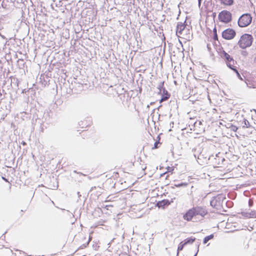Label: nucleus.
Wrapping results in <instances>:
<instances>
[{"mask_svg":"<svg viewBox=\"0 0 256 256\" xmlns=\"http://www.w3.org/2000/svg\"><path fill=\"white\" fill-rule=\"evenodd\" d=\"M160 94L162 95L161 99L160 100V102L167 100L170 98V94L168 93L166 89H163V90Z\"/></svg>","mask_w":256,"mask_h":256,"instance_id":"nucleus-12","label":"nucleus"},{"mask_svg":"<svg viewBox=\"0 0 256 256\" xmlns=\"http://www.w3.org/2000/svg\"><path fill=\"white\" fill-rule=\"evenodd\" d=\"M202 0H198V6L199 8H200V6H201V2H202Z\"/></svg>","mask_w":256,"mask_h":256,"instance_id":"nucleus-26","label":"nucleus"},{"mask_svg":"<svg viewBox=\"0 0 256 256\" xmlns=\"http://www.w3.org/2000/svg\"><path fill=\"white\" fill-rule=\"evenodd\" d=\"M170 202L168 200H163L160 201H158L156 204V206L158 208H164L166 206H169Z\"/></svg>","mask_w":256,"mask_h":256,"instance_id":"nucleus-11","label":"nucleus"},{"mask_svg":"<svg viewBox=\"0 0 256 256\" xmlns=\"http://www.w3.org/2000/svg\"><path fill=\"white\" fill-rule=\"evenodd\" d=\"M200 242H197V244H196V246H197V250H199V247H200Z\"/></svg>","mask_w":256,"mask_h":256,"instance_id":"nucleus-27","label":"nucleus"},{"mask_svg":"<svg viewBox=\"0 0 256 256\" xmlns=\"http://www.w3.org/2000/svg\"><path fill=\"white\" fill-rule=\"evenodd\" d=\"M94 188H96V186H94V187H92L90 192H92V190L94 189Z\"/></svg>","mask_w":256,"mask_h":256,"instance_id":"nucleus-28","label":"nucleus"},{"mask_svg":"<svg viewBox=\"0 0 256 256\" xmlns=\"http://www.w3.org/2000/svg\"><path fill=\"white\" fill-rule=\"evenodd\" d=\"M2 179L6 181H7L6 179L4 177H2Z\"/></svg>","mask_w":256,"mask_h":256,"instance_id":"nucleus-33","label":"nucleus"},{"mask_svg":"<svg viewBox=\"0 0 256 256\" xmlns=\"http://www.w3.org/2000/svg\"><path fill=\"white\" fill-rule=\"evenodd\" d=\"M218 154H216L215 156H211L208 158V160L214 168L220 167V166L225 160L224 158L220 156Z\"/></svg>","mask_w":256,"mask_h":256,"instance_id":"nucleus-6","label":"nucleus"},{"mask_svg":"<svg viewBox=\"0 0 256 256\" xmlns=\"http://www.w3.org/2000/svg\"><path fill=\"white\" fill-rule=\"evenodd\" d=\"M78 194L80 195V192H78Z\"/></svg>","mask_w":256,"mask_h":256,"instance_id":"nucleus-37","label":"nucleus"},{"mask_svg":"<svg viewBox=\"0 0 256 256\" xmlns=\"http://www.w3.org/2000/svg\"><path fill=\"white\" fill-rule=\"evenodd\" d=\"M184 246L185 245L182 242L179 244L177 249L176 256H178L180 252L183 250Z\"/></svg>","mask_w":256,"mask_h":256,"instance_id":"nucleus-16","label":"nucleus"},{"mask_svg":"<svg viewBox=\"0 0 256 256\" xmlns=\"http://www.w3.org/2000/svg\"><path fill=\"white\" fill-rule=\"evenodd\" d=\"M79 174H82V175H83V176H85V174H82V173H80V172Z\"/></svg>","mask_w":256,"mask_h":256,"instance_id":"nucleus-35","label":"nucleus"},{"mask_svg":"<svg viewBox=\"0 0 256 256\" xmlns=\"http://www.w3.org/2000/svg\"><path fill=\"white\" fill-rule=\"evenodd\" d=\"M254 110L256 112V110Z\"/></svg>","mask_w":256,"mask_h":256,"instance_id":"nucleus-38","label":"nucleus"},{"mask_svg":"<svg viewBox=\"0 0 256 256\" xmlns=\"http://www.w3.org/2000/svg\"><path fill=\"white\" fill-rule=\"evenodd\" d=\"M221 4L226 5L230 6L234 4V0H220Z\"/></svg>","mask_w":256,"mask_h":256,"instance_id":"nucleus-15","label":"nucleus"},{"mask_svg":"<svg viewBox=\"0 0 256 256\" xmlns=\"http://www.w3.org/2000/svg\"><path fill=\"white\" fill-rule=\"evenodd\" d=\"M198 252V250H197V251H196V253L195 254L194 256H196Z\"/></svg>","mask_w":256,"mask_h":256,"instance_id":"nucleus-30","label":"nucleus"},{"mask_svg":"<svg viewBox=\"0 0 256 256\" xmlns=\"http://www.w3.org/2000/svg\"><path fill=\"white\" fill-rule=\"evenodd\" d=\"M196 238L194 237H190L185 239L184 240L182 241L185 246L187 244H192L196 240Z\"/></svg>","mask_w":256,"mask_h":256,"instance_id":"nucleus-14","label":"nucleus"},{"mask_svg":"<svg viewBox=\"0 0 256 256\" xmlns=\"http://www.w3.org/2000/svg\"><path fill=\"white\" fill-rule=\"evenodd\" d=\"M231 129L234 131V132H236V130H238V128L237 126H234V125H232L231 126Z\"/></svg>","mask_w":256,"mask_h":256,"instance_id":"nucleus-24","label":"nucleus"},{"mask_svg":"<svg viewBox=\"0 0 256 256\" xmlns=\"http://www.w3.org/2000/svg\"><path fill=\"white\" fill-rule=\"evenodd\" d=\"M214 237V236L213 234H211L209 236H206L203 240V243L204 244H206L210 240L212 239Z\"/></svg>","mask_w":256,"mask_h":256,"instance_id":"nucleus-17","label":"nucleus"},{"mask_svg":"<svg viewBox=\"0 0 256 256\" xmlns=\"http://www.w3.org/2000/svg\"><path fill=\"white\" fill-rule=\"evenodd\" d=\"M173 169L172 168H168V172H170L171 170H172Z\"/></svg>","mask_w":256,"mask_h":256,"instance_id":"nucleus-29","label":"nucleus"},{"mask_svg":"<svg viewBox=\"0 0 256 256\" xmlns=\"http://www.w3.org/2000/svg\"><path fill=\"white\" fill-rule=\"evenodd\" d=\"M214 37H213V38L214 40H218V34H216V28H214Z\"/></svg>","mask_w":256,"mask_h":256,"instance_id":"nucleus-20","label":"nucleus"},{"mask_svg":"<svg viewBox=\"0 0 256 256\" xmlns=\"http://www.w3.org/2000/svg\"><path fill=\"white\" fill-rule=\"evenodd\" d=\"M194 156L195 157V158H196V154H194Z\"/></svg>","mask_w":256,"mask_h":256,"instance_id":"nucleus-34","label":"nucleus"},{"mask_svg":"<svg viewBox=\"0 0 256 256\" xmlns=\"http://www.w3.org/2000/svg\"><path fill=\"white\" fill-rule=\"evenodd\" d=\"M164 82H161L158 85L157 88L159 90L158 94H161L163 90V89H166L164 88Z\"/></svg>","mask_w":256,"mask_h":256,"instance_id":"nucleus-18","label":"nucleus"},{"mask_svg":"<svg viewBox=\"0 0 256 256\" xmlns=\"http://www.w3.org/2000/svg\"><path fill=\"white\" fill-rule=\"evenodd\" d=\"M109 200H106L105 202H108Z\"/></svg>","mask_w":256,"mask_h":256,"instance_id":"nucleus-36","label":"nucleus"},{"mask_svg":"<svg viewBox=\"0 0 256 256\" xmlns=\"http://www.w3.org/2000/svg\"><path fill=\"white\" fill-rule=\"evenodd\" d=\"M193 208L196 216H200L202 218H204L208 214V211L204 207L197 206L193 207Z\"/></svg>","mask_w":256,"mask_h":256,"instance_id":"nucleus-8","label":"nucleus"},{"mask_svg":"<svg viewBox=\"0 0 256 256\" xmlns=\"http://www.w3.org/2000/svg\"><path fill=\"white\" fill-rule=\"evenodd\" d=\"M113 206L111 204H102V208H106V210H108L109 207H112Z\"/></svg>","mask_w":256,"mask_h":256,"instance_id":"nucleus-22","label":"nucleus"},{"mask_svg":"<svg viewBox=\"0 0 256 256\" xmlns=\"http://www.w3.org/2000/svg\"><path fill=\"white\" fill-rule=\"evenodd\" d=\"M252 21V17L249 14H244L242 15L238 20V25L240 28L248 26Z\"/></svg>","mask_w":256,"mask_h":256,"instance_id":"nucleus-4","label":"nucleus"},{"mask_svg":"<svg viewBox=\"0 0 256 256\" xmlns=\"http://www.w3.org/2000/svg\"><path fill=\"white\" fill-rule=\"evenodd\" d=\"M23 145H26V142H22V143Z\"/></svg>","mask_w":256,"mask_h":256,"instance_id":"nucleus-31","label":"nucleus"},{"mask_svg":"<svg viewBox=\"0 0 256 256\" xmlns=\"http://www.w3.org/2000/svg\"><path fill=\"white\" fill-rule=\"evenodd\" d=\"M218 54L220 56L225 60L227 66L239 75L236 68L234 66V60L233 58L223 50H220Z\"/></svg>","mask_w":256,"mask_h":256,"instance_id":"nucleus-1","label":"nucleus"},{"mask_svg":"<svg viewBox=\"0 0 256 256\" xmlns=\"http://www.w3.org/2000/svg\"><path fill=\"white\" fill-rule=\"evenodd\" d=\"M250 122H248V121L246 120H244V126H243V127L244 128H248L250 126Z\"/></svg>","mask_w":256,"mask_h":256,"instance_id":"nucleus-21","label":"nucleus"},{"mask_svg":"<svg viewBox=\"0 0 256 256\" xmlns=\"http://www.w3.org/2000/svg\"><path fill=\"white\" fill-rule=\"evenodd\" d=\"M188 185V183L186 182H180L178 184H174V186L177 188H180L182 186H186Z\"/></svg>","mask_w":256,"mask_h":256,"instance_id":"nucleus-19","label":"nucleus"},{"mask_svg":"<svg viewBox=\"0 0 256 256\" xmlns=\"http://www.w3.org/2000/svg\"><path fill=\"white\" fill-rule=\"evenodd\" d=\"M254 204V202H253V200L251 198L249 199L248 200V206L250 207H251L253 206Z\"/></svg>","mask_w":256,"mask_h":256,"instance_id":"nucleus-23","label":"nucleus"},{"mask_svg":"<svg viewBox=\"0 0 256 256\" xmlns=\"http://www.w3.org/2000/svg\"><path fill=\"white\" fill-rule=\"evenodd\" d=\"M236 35L235 30L232 28H227L224 30L222 32V37L225 40H232L234 38Z\"/></svg>","mask_w":256,"mask_h":256,"instance_id":"nucleus-7","label":"nucleus"},{"mask_svg":"<svg viewBox=\"0 0 256 256\" xmlns=\"http://www.w3.org/2000/svg\"><path fill=\"white\" fill-rule=\"evenodd\" d=\"M186 25L184 23L182 22H178L176 26V34L178 36H180V34H182L183 32L185 30Z\"/></svg>","mask_w":256,"mask_h":256,"instance_id":"nucleus-10","label":"nucleus"},{"mask_svg":"<svg viewBox=\"0 0 256 256\" xmlns=\"http://www.w3.org/2000/svg\"><path fill=\"white\" fill-rule=\"evenodd\" d=\"M242 215L246 218H256V211L252 210L250 212H242Z\"/></svg>","mask_w":256,"mask_h":256,"instance_id":"nucleus-13","label":"nucleus"},{"mask_svg":"<svg viewBox=\"0 0 256 256\" xmlns=\"http://www.w3.org/2000/svg\"><path fill=\"white\" fill-rule=\"evenodd\" d=\"M166 173V172H164V173L162 174H161L160 176H164Z\"/></svg>","mask_w":256,"mask_h":256,"instance_id":"nucleus-32","label":"nucleus"},{"mask_svg":"<svg viewBox=\"0 0 256 256\" xmlns=\"http://www.w3.org/2000/svg\"><path fill=\"white\" fill-rule=\"evenodd\" d=\"M196 216L193 208L188 210L186 213L184 215L183 218L184 220L190 222L191 221L192 218Z\"/></svg>","mask_w":256,"mask_h":256,"instance_id":"nucleus-9","label":"nucleus"},{"mask_svg":"<svg viewBox=\"0 0 256 256\" xmlns=\"http://www.w3.org/2000/svg\"><path fill=\"white\" fill-rule=\"evenodd\" d=\"M218 18L220 22L228 23L232 20V14L228 10H224L218 14Z\"/></svg>","mask_w":256,"mask_h":256,"instance_id":"nucleus-5","label":"nucleus"},{"mask_svg":"<svg viewBox=\"0 0 256 256\" xmlns=\"http://www.w3.org/2000/svg\"><path fill=\"white\" fill-rule=\"evenodd\" d=\"M225 199L226 198L223 194H218L212 198L210 202V204L216 210H220L222 208V203Z\"/></svg>","mask_w":256,"mask_h":256,"instance_id":"nucleus-3","label":"nucleus"},{"mask_svg":"<svg viewBox=\"0 0 256 256\" xmlns=\"http://www.w3.org/2000/svg\"><path fill=\"white\" fill-rule=\"evenodd\" d=\"M158 144H159L158 142H155L154 144V147L155 148H158Z\"/></svg>","mask_w":256,"mask_h":256,"instance_id":"nucleus-25","label":"nucleus"},{"mask_svg":"<svg viewBox=\"0 0 256 256\" xmlns=\"http://www.w3.org/2000/svg\"><path fill=\"white\" fill-rule=\"evenodd\" d=\"M252 40L253 38L252 35L245 34L241 36L238 44L241 48L244 49L252 45Z\"/></svg>","mask_w":256,"mask_h":256,"instance_id":"nucleus-2","label":"nucleus"}]
</instances>
